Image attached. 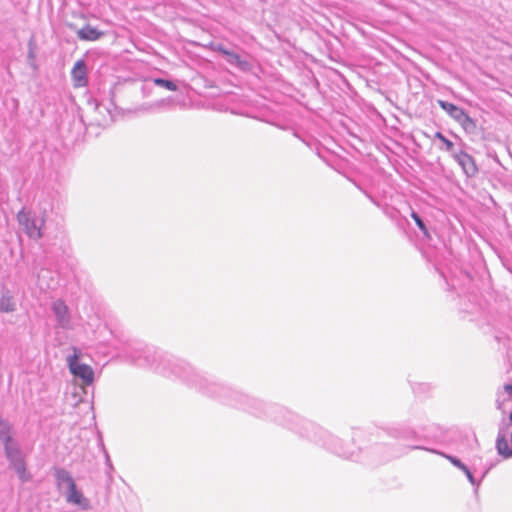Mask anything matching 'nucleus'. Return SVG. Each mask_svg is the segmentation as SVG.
Here are the masks:
<instances>
[{
	"label": "nucleus",
	"instance_id": "nucleus-1",
	"mask_svg": "<svg viewBox=\"0 0 512 512\" xmlns=\"http://www.w3.org/2000/svg\"><path fill=\"white\" fill-rule=\"evenodd\" d=\"M186 384L203 395L215 398L225 405L246 411L256 417L270 419L345 459L367 465H377L400 455L393 447L384 444L374 443L370 446H361L362 437L366 435V432L360 428L354 429L352 436V440L359 444L358 451L350 450L344 447L338 437L315 423L301 418L285 407L265 403L260 399L251 397L231 386L216 381L213 377L196 370L194 367Z\"/></svg>",
	"mask_w": 512,
	"mask_h": 512
},
{
	"label": "nucleus",
	"instance_id": "nucleus-2",
	"mask_svg": "<svg viewBox=\"0 0 512 512\" xmlns=\"http://www.w3.org/2000/svg\"><path fill=\"white\" fill-rule=\"evenodd\" d=\"M123 354L137 366L154 369L167 377L175 376L185 383L193 369L187 361L139 341L127 343Z\"/></svg>",
	"mask_w": 512,
	"mask_h": 512
},
{
	"label": "nucleus",
	"instance_id": "nucleus-3",
	"mask_svg": "<svg viewBox=\"0 0 512 512\" xmlns=\"http://www.w3.org/2000/svg\"><path fill=\"white\" fill-rule=\"evenodd\" d=\"M73 351L74 353L67 357V366L74 378L81 382L80 388L87 394V388L94 383L95 373L90 365L80 362L79 351L76 348Z\"/></svg>",
	"mask_w": 512,
	"mask_h": 512
},
{
	"label": "nucleus",
	"instance_id": "nucleus-4",
	"mask_svg": "<svg viewBox=\"0 0 512 512\" xmlns=\"http://www.w3.org/2000/svg\"><path fill=\"white\" fill-rule=\"evenodd\" d=\"M439 106L452 118L454 119L467 134H477V123L476 120L471 118L467 112L448 101L439 100Z\"/></svg>",
	"mask_w": 512,
	"mask_h": 512
},
{
	"label": "nucleus",
	"instance_id": "nucleus-5",
	"mask_svg": "<svg viewBox=\"0 0 512 512\" xmlns=\"http://www.w3.org/2000/svg\"><path fill=\"white\" fill-rule=\"evenodd\" d=\"M17 218L19 224L24 227V231L29 238L37 240L43 236L42 228L45 223L43 217L21 210L18 213Z\"/></svg>",
	"mask_w": 512,
	"mask_h": 512
},
{
	"label": "nucleus",
	"instance_id": "nucleus-6",
	"mask_svg": "<svg viewBox=\"0 0 512 512\" xmlns=\"http://www.w3.org/2000/svg\"><path fill=\"white\" fill-rule=\"evenodd\" d=\"M512 422L510 418L503 417L498 425V435L496 438V450L504 459L512 457V449L508 445L507 436L510 432Z\"/></svg>",
	"mask_w": 512,
	"mask_h": 512
},
{
	"label": "nucleus",
	"instance_id": "nucleus-7",
	"mask_svg": "<svg viewBox=\"0 0 512 512\" xmlns=\"http://www.w3.org/2000/svg\"><path fill=\"white\" fill-rule=\"evenodd\" d=\"M51 310L55 316L57 326L68 330L71 329V313L70 309L62 299H57L52 302Z\"/></svg>",
	"mask_w": 512,
	"mask_h": 512
},
{
	"label": "nucleus",
	"instance_id": "nucleus-8",
	"mask_svg": "<svg viewBox=\"0 0 512 512\" xmlns=\"http://www.w3.org/2000/svg\"><path fill=\"white\" fill-rule=\"evenodd\" d=\"M461 147L464 146V143L460 140ZM453 159L458 163V165L462 168L464 174L467 177H473L478 172V167L475 163L474 158L465 152L462 148H459L458 151L452 156Z\"/></svg>",
	"mask_w": 512,
	"mask_h": 512
},
{
	"label": "nucleus",
	"instance_id": "nucleus-9",
	"mask_svg": "<svg viewBox=\"0 0 512 512\" xmlns=\"http://www.w3.org/2000/svg\"><path fill=\"white\" fill-rule=\"evenodd\" d=\"M37 285L41 291L55 290L59 285L58 276L51 269L41 268L37 274Z\"/></svg>",
	"mask_w": 512,
	"mask_h": 512
},
{
	"label": "nucleus",
	"instance_id": "nucleus-10",
	"mask_svg": "<svg viewBox=\"0 0 512 512\" xmlns=\"http://www.w3.org/2000/svg\"><path fill=\"white\" fill-rule=\"evenodd\" d=\"M387 433L396 439L426 441V437L421 436L415 429L408 426H394L389 428Z\"/></svg>",
	"mask_w": 512,
	"mask_h": 512
},
{
	"label": "nucleus",
	"instance_id": "nucleus-11",
	"mask_svg": "<svg viewBox=\"0 0 512 512\" xmlns=\"http://www.w3.org/2000/svg\"><path fill=\"white\" fill-rule=\"evenodd\" d=\"M71 77L75 87H84L88 84L87 64L85 60H78L71 71Z\"/></svg>",
	"mask_w": 512,
	"mask_h": 512
},
{
	"label": "nucleus",
	"instance_id": "nucleus-12",
	"mask_svg": "<svg viewBox=\"0 0 512 512\" xmlns=\"http://www.w3.org/2000/svg\"><path fill=\"white\" fill-rule=\"evenodd\" d=\"M66 501L70 504L78 506L81 510L90 509V501L87 499L83 493L77 488V485H74L66 492Z\"/></svg>",
	"mask_w": 512,
	"mask_h": 512
},
{
	"label": "nucleus",
	"instance_id": "nucleus-13",
	"mask_svg": "<svg viewBox=\"0 0 512 512\" xmlns=\"http://www.w3.org/2000/svg\"><path fill=\"white\" fill-rule=\"evenodd\" d=\"M1 444L3 445L5 457L8 462H12L25 457L19 441L14 437Z\"/></svg>",
	"mask_w": 512,
	"mask_h": 512
},
{
	"label": "nucleus",
	"instance_id": "nucleus-14",
	"mask_svg": "<svg viewBox=\"0 0 512 512\" xmlns=\"http://www.w3.org/2000/svg\"><path fill=\"white\" fill-rule=\"evenodd\" d=\"M224 58L228 64L242 72H249L253 69V64L249 60L233 50H229Z\"/></svg>",
	"mask_w": 512,
	"mask_h": 512
},
{
	"label": "nucleus",
	"instance_id": "nucleus-15",
	"mask_svg": "<svg viewBox=\"0 0 512 512\" xmlns=\"http://www.w3.org/2000/svg\"><path fill=\"white\" fill-rule=\"evenodd\" d=\"M53 471L55 483L59 491H61L64 487H66L68 490L76 485L72 475L65 468L54 467Z\"/></svg>",
	"mask_w": 512,
	"mask_h": 512
},
{
	"label": "nucleus",
	"instance_id": "nucleus-16",
	"mask_svg": "<svg viewBox=\"0 0 512 512\" xmlns=\"http://www.w3.org/2000/svg\"><path fill=\"white\" fill-rule=\"evenodd\" d=\"M16 310V302L11 290L2 287L0 296V312L12 313Z\"/></svg>",
	"mask_w": 512,
	"mask_h": 512
},
{
	"label": "nucleus",
	"instance_id": "nucleus-17",
	"mask_svg": "<svg viewBox=\"0 0 512 512\" xmlns=\"http://www.w3.org/2000/svg\"><path fill=\"white\" fill-rule=\"evenodd\" d=\"M104 36V32L91 26L90 24L84 25L77 31V37L82 41H96Z\"/></svg>",
	"mask_w": 512,
	"mask_h": 512
},
{
	"label": "nucleus",
	"instance_id": "nucleus-18",
	"mask_svg": "<svg viewBox=\"0 0 512 512\" xmlns=\"http://www.w3.org/2000/svg\"><path fill=\"white\" fill-rule=\"evenodd\" d=\"M409 448L413 449V450H426V451H429V452H432V453H435V454H439L442 457L446 458L453 466L457 467L461 471L466 470V468L468 467L458 457L450 455V454H446L444 452H441V451H438V450H435V449H429V448H426L425 446H422V445H412Z\"/></svg>",
	"mask_w": 512,
	"mask_h": 512
},
{
	"label": "nucleus",
	"instance_id": "nucleus-19",
	"mask_svg": "<svg viewBox=\"0 0 512 512\" xmlns=\"http://www.w3.org/2000/svg\"><path fill=\"white\" fill-rule=\"evenodd\" d=\"M9 466L15 471L21 482H28L31 479L30 473L27 472V464L25 461V457L9 462Z\"/></svg>",
	"mask_w": 512,
	"mask_h": 512
},
{
	"label": "nucleus",
	"instance_id": "nucleus-20",
	"mask_svg": "<svg viewBox=\"0 0 512 512\" xmlns=\"http://www.w3.org/2000/svg\"><path fill=\"white\" fill-rule=\"evenodd\" d=\"M434 138L441 142V145L438 148L450 153L451 156H453L458 151V149L455 148V144L449 140L442 132L437 131L434 134Z\"/></svg>",
	"mask_w": 512,
	"mask_h": 512
},
{
	"label": "nucleus",
	"instance_id": "nucleus-21",
	"mask_svg": "<svg viewBox=\"0 0 512 512\" xmlns=\"http://www.w3.org/2000/svg\"><path fill=\"white\" fill-rule=\"evenodd\" d=\"M411 218L414 220L416 226L419 228V230L422 232L423 237L427 240L431 239L430 231L427 226L426 220L416 211L411 209L410 213Z\"/></svg>",
	"mask_w": 512,
	"mask_h": 512
},
{
	"label": "nucleus",
	"instance_id": "nucleus-22",
	"mask_svg": "<svg viewBox=\"0 0 512 512\" xmlns=\"http://www.w3.org/2000/svg\"><path fill=\"white\" fill-rule=\"evenodd\" d=\"M11 438H13V426L8 420L0 418V442H7Z\"/></svg>",
	"mask_w": 512,
	"mask_h": 512
},
{
	"label": "nucleus",
	"instance_id": "nucleus-23",
	"mask_svg": "<svg viewBox=\"0 0 512 512\" xmlns=\"http://www.w3.org/2000/svg\"><path fill=\"white\" fill-rule=\"evenodd\" d=\"M36 45L34 43L33 38H31L28 42V53H27V60L30 65V67L36 71L38 70V65L36 63Z\"/></svg>",
	"mask_w": 512,
	"mask_h": 512
},
{
	"label": "nucleus",
	"instance_id": "nucleus-24",
	"mask_svg": "<svg viewBox=\"0 0 512 512\" xmlns=\"http://www.w3.org/2000/svg\"><path fill=\"white\" fill-rule=\"evenodd\" d=\"M154 83L157 86L163 87L169 91H176L178 89V86L175 82H173L172 80L165 79V78H155Z\"/></svg>",
	"mask_w": 512,
	"mask_h": 512
},
{
	"label": "nucleus",
	"instance_id": "nucleus-25",
	"mask_svg": "<svg viewBox=\"0 0 512 512\" xmlns=\"http://www.w3.org/2000/svg\"><path fill=\"white\" fill-rule=\"evenodd\" d=\"M431 389V385L427 383H416L412 385L413 392L418 396L428 394Z\"/></svg>",
	"mask_w": 512,
	"mask_h": 512
},
{
	"label": "nucleus",
	"instance_id": "nucleus-26",
	"mask_svg": "<svg viewBox=\"0 0 512 512\" xmlns=\"http://www.w3.org/2000/svg\"><path fill=\"white\" fill-rule=\"evenodd\" d=\"M510 401L511 400H508V396H505L503 393L498 392L496 398V408L502 411V413H505V403Z\"/></svg>",
	"mask_w": 512,
	"mask_h": 512
},
{
	"label": "nucleus",
	"instance_id": "nucleus-27",
	"mask_svg": "<svg viewBox=\"0 0 512 512\" xmlns=\"http://www.w3.org/2000/svg\"><path fill=\"white\" fill-rule=\"evenodd\" d=\"M464 474L466 475L468 481L476 487V489L480 486V482L481 480H476V478L474 477L473 473L471 472V470L467 467L466 470L463 471Z\"/></svg>",
	"mask_w": 512,
	"mask_h": 512
},
{
	"label": "nucleus",
	"instance_id": "nucleus-28",
	"mask_svg": "<svg viewBox=\"0 0 512 512\" xmlns=\"http://www.w3.org/2000/svg\"><path fill=\"white\" fill-rule=\"evenodd\" d=\"M104 455H105V465H106V474L111 477V471L114 469L112 461L110 459V456L108 452L104 449Z\"/></svg>",
	"mask_w": 512,
	"mask_h": 512
},
{
	"label": "nucleus",
	"instance_id": "nucleus-29",
	"mask_svg": "<svg viewBox=\"0 0 512 512\" xmlns=\"http://www.w3.org/2000/svg\"><path fill=\"white\" fill-rule=\"evenodd\" d=\"M212 48L214 51L219 52L220 54L225 57V55L228 53L229 49L222 43H216L212 45Z\"/></svg>",
	"mask_w": 512,
	"mask_h": 512
},
{
	"label": "nucleus",
	"instance_id": "nucleus-30",
	"mask_svg": "<svg viewBox=\"0 0 512 512\" xmlns=\"http://www.w3.org/2000/svg\"><path fill=\"white\" fill-rule=\"evenodd\" d=\"M503 389H504V392H502V393L505 396H508V400H512V383L505 384Z\"/></svg>",
	"mask_w": 512,
	"mask_h": 512
},
{
	"label": "nucleus",
	"instance_id": "nucleus-31",
	"mask_svg": "<svg viewBox=\"0 0 512 512\" xmlns=\"http://www.w3.org/2000/svg\"><path fill=\"white\" fill-rule=\"evenodd\" d=\"M362 192L365 194V196L374 204L378 205V202L376 201V199L370 194L368 193L366 190H362Z\"/></svg>",
	"mask_w": 512,
	"mask_h": 512
},
{
	"label": "nucleus",
	"instance_id": "nucleus-32",
	"mask_svg": "<svg viewBox=\"0 0 512 512\" xmlns=\"http://www.w3.org/2000/svg\"><path fill=\"white\" fill-rule=\"evenodd\" d=\"M451 287H452V289H454V290H456V289H457V288H456V284L454 283V280H452Z\"/></svg>",
	"mask_w": 512,
	"mask_h": 512
},
{
	"label": "nucleus",
	"instance_id": "nucleus-33",
	"mask_svg": "<svg viewBox=\"0 0 512 512\" xmlns=\"http://www.w3.org/2000/svg\"><path fill=\"white\" fill-rule=\"evenodd\" d=\"M488 473V470L484 471L483 474H482V477H481V480L486 476V474Z\"/></svg>",
	"mask_w": 512,
	"mask_h": 512
},
{
	"label": "nucleus",
	"instance_id": "nucleus-34",
	"mask_svg": "<svg viewBox=\"0 0 512 512\" xmlns=\"http://www.w3.org/2000/svg\"><path fill=\"white\" fill-rule=\"evenodd\" d=\"M465 277L468 279V280H471V277L468 273H465Z\"/></svg>",
	"mask_w": 512,
	"mask_h": 512
}]
</instances>
